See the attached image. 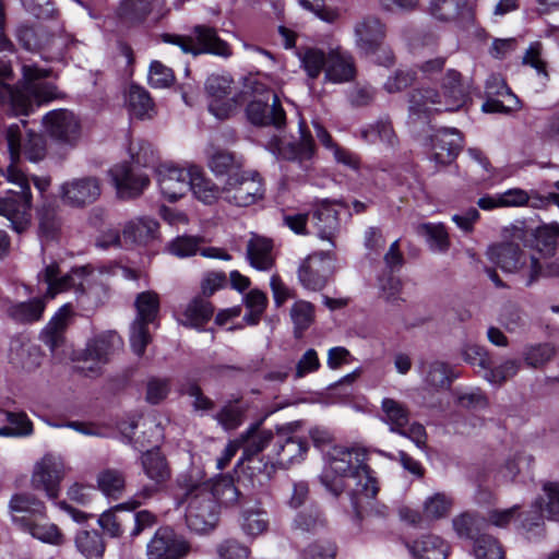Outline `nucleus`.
<instances>
[{
	"label": "nucleus",
	"mask_w": 559,
	"mask_h": 559,
	"mask_svg": "<svg viewBox=\"0 0 559 559\" xmlns=\"http://www.w3.org/2000/svg\"><path fill=\"white\" fill-rule=\"evenodd\" d=\"M367 450L361 447H332L326 454V467L321 475L322 485L334 496L344 490L366 498H374L378 483L366 464Z\"/></svg>",
	"instance_id": "f257e3e1"
},
{
	"label": "nucleus",
	"mask_w": 559,
	"mask_h": 559,
	"mask_svg": "<svg viewBox=\"0 0 559 559\" xmlns=\"http://www.w3.org/2000/svg\"><path fill=\"white\" fill-rule=\"evenodd\" d=\"M469 96V85L463 82L461 73L449 69L441 83V88L423 85L408 95L409 116L427 121L435 115L457 111L465 106Z\"/></svg>",
	"instance_id": "f03ea898"
},
{
	"label": "nucleus",
	"mask_w": 559,
	"mask_h": 559,
	"mask_svg": "<svg viewBox=\"0 0 559 559\" xmlns=\"http://www.w3.org/2000/svg\"><path fill=\"white\" fill-rule=\"evenodd\" d=\"M22 72L21 87H13L0 81V103L9 105L15 115H28L34 104L39 106L58 97L57 87L43 81L50 75L49 70L34 64H24ZM11 75V66L0 60V80L9 79Z\"/></svg>",
	"instance_id": "7ed1b4c3"
},
{
	"label": "nucleus",
	"mask_w": 559,
	"mask_h": 559,
	"mask_svg": "<svg viewBox=\"0 0 559 559\" xmlns=\"http://www.w3.org/2000/svg\"><path fill=\"white\" fill-rule=\"evenodd\" d=\"M38 280L47 284L46 295L49 298L73 289L78 302L84 308L97 307L107 296L108 286L104 274L86 266L60 275L58 263L51 262L38 274Z\"/></svg>",
	"instance_id": "20e7f679"
},
{
	"label": "nucleus",
	"mask_w": 559,
	"mask_h": 559,
	"mask_svg": "<svg viewBox=\"0 0 559 559\" xmlns=\"http://www.w3.org/2000/svg\"><path fill=\"white\" fill-rule=\"evenodd\" d=\"M179 503H186V522L191 531L206 533L218 521V504L210 483H187Z\"/></svg>",
	"instance_id": "39448f33"
},
{
	"label": "nucleus",
	"mask_w": 559,
	"mask_h": 559,
	"mask_svg": "<svg viewBox=\"0 0 559 559\" xmlns=\"http://www.w3.org/2000/svg\"><path fill=\"white\" fill-rule=\"evenodd\" d=\"M162 38L165 43L179 46L186 53H212L225 58L231 56L229 45L218 37L215 28L207 25L194 26L193 36L164 34Z\"/></svg>",
	"instance_id": "423d86ee"
},
{
	"label": "nucleus",
	"mask_w": 559,
	"mask_h": 559,
	"mask_svg": "<svg viewBox=\"0 0 559 559\" xmlns=\"http://www.w3.org/2000/svg\"><path fill=\"white\" fill-rule=\"evenodd\" d=\"M123 345L122 338L112 331L104 332L91 338L76 359L82 361L81 371L86 377H98L110 356Z\"/></svg>",
	"instance_id": "0eeeda50"
},
{
	"label": "nucleus",
	"mask_w": 559,
	"mask_h": 559,
	"mask_svg": "<svg viewBox=\"0 0 559 559\" xmlns=\"http://www.w3.org/2000/svg\"><path fill=\"white\" fill-rule=\"evenodd\" d=\"M263 182L258 173L236 171L228 175L223 200L236 206H249L263 198Z\"/></svg>",
	"instance_id": "6e6552de"
},
{
	"label": "nucleus",
	"mask_w": 559,
	"mask_h": 559,
	"mask_svg": "<svg viewBox=\"0 0 559 559\" xmlns=\"http://www.w3.org/2000/svg\"><path fill=\"white\" fill-rule=\"evenodd\" d=\"M253 91L259 97L248 104L246 110L248 119L257 126L273 124L281 128L285 123L286 115L277 95L260 83H257Z\"/></svg>",
	"instance_id": "1a4fd4ad"
},
{
	"label": "nucleus",
	"mask_w": 559,
	"mask_h": 559,
	"mask_svg": "<svg viewBox=\"0 0 559 559\" xmlns=\"http://www.w3.org/2000/svg\"><path fill=\"white\" fill-rule=\"evenodd\" d=\"M63 459L53 453L45 454L34 465L32 485L35 489H41L50 499L59 495L60 483L68 473Z\"/></svg>",
	"instance_id": "9d476101"
},
{
	"label": "nucleus",
	"mask_w": 559,
	"mask_h": 559,
	"mask_svg": "<svg viewBox=\"0 0 559 559\" xmlns=\"http://www.w3.org/2000/svg\"><path fill=\"white\" fill-rule=\"evenodd\" d=\"M59 198L70 207H84L94 203L102 194V182L94 176L72 178L59 186Z\"/></svg>",
	"instance_id": "9b49d317"
},
{
	"label": "nucleus",
	"mask_w": 559,
	"mask_h": 559,
	"mask_svg": "<svg viewBox=\"0 0 559 559\" xmlns=\"http://www.w3.org/2000/svg\"><path fill=\"white\" fill-rule=\"evenodd\" d=\"M140 461L143 473L151 480V484L139 490L136 497L146 500L164 488L171 478V469L166 457L158 449L142 453Z\"/></svg>",
	"instance_id": "f8f14e48"
},
{
	"label": "nucleus",
	"mask_w": 559,
	"mask_h": 559,
	"mask_svg": "<svg viewBox=\"0 0 559 559\" xmlns=\"http://www.w3.org/2000/svg\"><path fill=\"white\" fill-rule=\"evenodd\" d=\"M4 136L8 145V151L5 154L9 156L10 164L3 173V176L9 183H12L19 188V190H10L9 193L32 198L28 178L16 166L22 152L21 127L19 124L9 126L5 130Z\"/></svg>",
	"instance_id": "ddd939ff"
},
{
	"label": "nucleus",
	"mask_w": 559,
	"mask_h": 559,
	"mask_svg": "<svg viewBox=\"0 0 559 559\" xmlns=\"http://www.w3.org/2000/svg\"><path fill=\"white\" fill-rule=\"evenodd\" d=\"M241 438L246 441L242 460L250 462L248 468L251 471V475L253 476L258 472L265 480H269L275 473V464L262 460L255 461L252 457L263 451L271 442L275 443V432L251 428Z\"/></svg>",
	"instance_id": "4468645a"
},
{
	"label": "nucleus",
	"mask_w": 559,
	"mask_h": 559,
	"mask_svg": "<svg viewBox=\"0 0 559 559\" xmlns=\"http://www.w3.org/2000/svg\"><path fill=\"white\" fill-rule=\"evenodd\" d=\"M46 132L56 141L74 145L81 138L79 118L68 109L51 110L43 118Z\"/></svg>",
	"instance_id": "2eb2a0df"
},
{
	"label": "nucleus",
	"mask_w": 559,
	"mask_h": 559,
	"mask_svg": "<svg viewBox=\"0 0 559 559\" xmlns=\"http://www.w3.org/2000/svg\"><path fill=\"white\" fill-rule=\"evenodd\" d=\"M307 450L306 441L294 435L292 424L276 429L275 443L273 444L275 465L287 468L295 463H299L304 460Z\"/></svg>",
	"instance_id": "dca6fc26"
},
{
	"label": "nucleus",
	"mask_w": 559,
	"mask_h": 559,
	"mask_svg": "<svg viewBox=\"0 0 559 559\" xmlns=\"http://www.w3.org/2000/svg\"><path fill=\"white\" fill-rule=\"evenodd\" d=\"M188 551V543L169 527L158 528L146 548L148 559H181Z\"/></svg>",
	"instance_id": "f3484780"
},
{
	"label": "nucleus",
	"mask_w": 559,
	"mask_h": 559,
	"mask_svg": "<svg viewBox=\"0 0 559 559\" xmlns=\"http://www.w3.org/2000/svg\"><path fill=\"white\" fill-rule=\"evenodd\" d=\"M109 174L117 195L122 200L138 198L150 185L147 175L136 171L127 164L114 166Z\"/></svg>",
	"instance_id": "a211bd4d"
},
{
	"label": "nucleus",
	"mask_w": 559,
	"mask_h": 559,
	"mask_svg": "<svg viewBox=\"0 0 559 559\" xmlns=\"http://www.w3.org/2000/svg\"><path fill=\"white\" fill-rule=\"evenodd\" d=\"M233 80L229 76L212 74L207 78L205 90L212 98L209 110L218 119H226L236 108V102L230 98Z\"/></svg>",
	"instance_id": "6ab92c4d"
},
{
	"label": "nucleus",
	"mask_w": 559,
	"mask_h": 559,
	"mask_svg": "<svg viewBox=\"0 0 559 559\" xmlns=\"http://www.w3.org/2000/svg\"><path fill=\"white\" fill-rule=\"evenodd\" d=\"M331 273L332 264L328 254L314 253L299 266L298 278L306 289L318 292L324 288Z\"/></svg>",
	"instance_id": "aec40b11"
},
{
	"label": "nucleus",
	"mask_w": 559,
	"mask_h": 559,
	"mask_svg": "<svg viewBox=\"0 0 559 559\" xmlns=\"http://www.w3.org/2000/svg\"><path fill=\"white\" fill-rule=\"evenodd\" d=\"M463 147V136L455 128H442L432 136L431 159L439 166L455 160Z\"/></svg>",
	"instance_id": "412c9836"
},
{
	"label": "nucleus",
	"mask_w": 559,
	"mask_h": 559,
	"mask_svg": "<svg viewBox=\"0 0 559 559\" xmlns=\"http://www.w3.org/2000/svg\"><path fill=\"white\" fill-rule=\"evenodd\" d=\"M355 44L364 53L376 52L385 37V25L376 15L361 17L354 26Z\"/></svg>",
	"instance_id": "4be33fe9"
},
{
	"label": "nucleus",
	"mask_w": 559,
	"mask_h": 559,
	"mask_svg": "<svg viewBox=\"0 0 559 559\" xmlns=\"http://www.w3.org/2000/svg\"><path fill=\"white\" fill-rule=\"evenodd\" d=\"M190 166L180 168L173 165H160L157 168V182L160 192L170 201H175L189 191Z\"/></svg>",
	"instance_id": "5701e85b"
},
{
	"label": "nucleus",
	"mask_w": 559,
	"mask_h": 559,
	"mask_svg": "<svg viewBox=\"0 0 559 559\" xmlns=\"http://www.w3.org/2000/svg\"><path fill=\"white\" fill-rule=\"evenodd\" d=\"M32 198L12 194L0 198V215L8 218L11 227L21 234L31 223Z\"/></svg>",
	"instance_id": "b1692460"
},
{
	"label": "nucleus",
	"mask_w": 559,
	"mask_h": 559,
	"mask_svg": "<svg viewBox=\"0 0 559 559\" xmlns=\"http://www.w3.org/2000/svg\"><path fill=\"white\" fill-rule=\"evenodd\" d=\"M488 99L483 104L485 112L508 114L519 105L518 97L499 76L492 75L486 83Z\"/></svg>",
	"instance_id": "393cba45"
},
{
	"label": "nucleus",
	"mask_w": 559,
	"mask_h": 559,
	"mask_svg": "<svg viewBox=\"0 0 559 559\" xmlns=\"http://www.w3.org/2000/svg\"><path fill=\"white\" fill-rule=\"evenodd\" d=\"M356 70L353 57L341 47L328 51L324 80L334 84L349 82L355 78Z\"/></svg>",
	"instance_id": "a878e982"
},
{
	"label": "nucleus",
	"mask_w": 559,
	"mask_h": 559,
	"mask_svg": "<svg viewBox=\"0 0 559 559\" xmlns=\"http://www.w3.org/2000/svg\"><path fill=\"white\" fill-rule=\"evenodd\" d=\"M119 14L130 23L143 22L150 15L158 21L165 15V0H122Z\"/></svg>",
	"instance_id": "bb28decb"
},
{
	"label": "nucleus",
	"mask_w": 559,
	"mask_h": 559,
	"mask_svg": "<svg viewBox=\"0 0 559 559\" xmlns=\"http://www.w3.org/2000/svg\"><path fill=\"white\" fill-rule=\"evenodd\" d=\"M486 255L490 262L503 272H518L526 262L524 251L516 243H493L488 247Z\"/></svg>",
	"instance_id": "cd10ccee"
},
{
	"label": "nucleus",
	"mask_w": 559,
	"mask_h": 559,
	"mask_svg": "<svg viewBox=\"0 0 559 559\" xmlns=\"http://www.w3.org/2000/svg\"><path fill=\"white\" fill-rule=\"evenodd\" d=\"M312 224L319 238L333 245L338 229V212L335 204L326 199L317 201L312 211Z\"/></svg>",
	"instance_id": "c85d7f7f"
},
{
	"label": "nucleus",
	"mask_w": 559,
	"mask_h": 559,
	"mask_svg": "<svg viewBox=\"0 0 559 559\" xmlns=\"http://www.w3.org/2000/svg\"><path fill=\"white\" fill-rule=\"evenodd\" d=\"M247 260L258 271H270L275 264L273 241L266 237L252 234L247 242Z\"/></svg>",
	"instance_id": "c756f323"
},
{
	"label": "nucleus",
	"mask_w": 559,
	"mask_h": 559,
	"mask_svg": "<svg viewBox=\"0 0 559 559\" xmlns=\"http://www.w3.org/2000/svg\"><path fill=\"white\" fill-rule=\"evenodd\" d=\"M159 224L148 216H141L127 222L122 229L126 241L136 245H147L158 237Z\"/></svg>",
	"instance_id": "7c9ffc66"
},
{
	"label": "nucleus",
	"mask_w": 559,
	"mask_h": 559,
	"mask_svg": "<svg viewBox=\"0 0 559 559\" xmlns=\"http://www.w3.org/2000/svg\"><path fill=\"white\" fill-rule=\"evenodd\" d=\"M189 190L192 191L194 198L204 204H214L223 199V188L205 176L204 171L195 166H190Z\"/></svg>",
	"instance_id": "2f4dec72"
},
{
	"label": "nucleus",
	"mask_w": 559,
	"mask_h": 559,
	"mask_svg": "<svg viewBox=\"0 0 559 559\" xmlns=\"http://www.w3.org/2000/svg\"><path fill=\"white\" fill-rule=\"evenodd\" d=\"M314 154V143L307 129L300 124L299 138L292 142H283L278 146L280 157L287 160H297L304 163L309 160Z\"/></svg>",
	"instance_id": "473e14b6"
},
{
	"label": "nucleus",
	"mask_w": 559,
	"mask_h": 559,
	"mask_svg": "<svg viewBox=\"0 0 559 559\" xmlns=\"http://www.w3.org/2000/svg\"><path fill=\"white\" fill-rule=\"evenodd\" d=\"M72 314L71 306H62L41 332L43 342L53 353L64 343V332Z\"/></svg>",
	"instance_id": "72a5a7b5"
},
{
	"label": "nucleus",
	"mask_w": 559,
	"mask_h": 559,
	"mask_svg": "<svg viewBox=\"0 0 559 559\" xmlns=\"http://www.w3.org/2000/svg\"><path fill=\"white\" fill-rule=\"evenodd\" d=\"M9 359L15 367L31 371L36 369L41 361V352L38 346L29 342L12 341Z\"/></svg>",
	"instance_id": "f704fd0d"
},
{
	"label": "nucleus",
	"mask_w": 559,
	"mask_h": 559,
	"mask_svg": "<svg viewBox=\"0 0 559 559\" xmlns=\"http://www.w3.org/2000/svg\"><path fill=\"white\" fill-rule=\"evenodd\" d=\"M126 105L130 115L138 119H152L156 114L148 92L138 85L129 87L126 94Z\"/></svg>",
	"instance_id": "c9c22d12"
},
{
	"label": "nucleus",
	"mask_w": 559,
	"mask_h": 559,
	"mask_svg": "<svg viewBox=\"0 0 559 559\" xmlns=\"http://www.w3.org/2000/svg\"><path fill=\"white\" fill-rule=\"evenodd\" d=\"M9 509L13 521L23 523L31 516L43 515L45 506L31 493H16L12 496Z\"/></svg>",
	"instance_id": "e433bc0d"
},
{
	"label": "nucleus",
	"mask_w": 559,
	"mask_h": 559,
	"mask_svg": "<svg viewBox=\"0 0 559 559\" xmlns=\"http://www.w3.org/2000/svg\"><path fill=\"white\" fill-rule=\"evenodd\" d=\"M96 485L106 497L118 499L126 490V475L121 469L107 467L98 472Z\"/></svg>",
	"instance_id": "4c0bfd02"
},
{
	"label": "nucleus",
	"mask_w": 559,
	"mask_h": 559,
	"mask_svg": "<svg viewBox=\"0 0 559 559\" xmlns=\"http://www.w3.org/2000/svg\"><path fill=\"white\" fill-rule=\"evenodd\" d=\"M213 312L211 302L197 297L187 305L179 322L185 326L199 329L212 318Z\"/></svg>",
	"instance_id": "58836bf2"
},
{
	"label": "nucleus",
	"mask_w": 559,
	"mask_h": 559,
	"mask_svg": "<svg viewBox=\"0 0 559 559\" xmlns=\"http://www.w3.org/2000/svg\"><path fill=\"white\" fill-rule=\"evenodd\" d=\"M459 378V372L443 361H432L427 365L425 370V383L435 389H447L451 383Z\"/></svg>",
	"instance_id": "ea45409f"
},
{
	"label": "nucleus",
	"mask_w": 559,
	"mask_h": 559,
	"mask_svg": "<svg viewBox=\"0 0 559 559\" xmlns=\"http://www.w3.org/2000/svg\"><path fill=\"white\" fill-rule=\"evenodd\" d=\"M409 549L419 559H447L449 555L447 543L435 535H427L414 542Z\"/></svg>",
	"instance_id": "a19ab883"
},
{
	"label": "nucleus",
	"mask_w": 559,
	"mask_h": 559,
	"mask_svg": "<svg viewBox=\"0 0 559 559\" xmlns=\"http://www.w3.org/2000/svg\"><path fill=\"white\" fill-rule=\"evenodd\" d=\"M359 136L369 144L380 142L389 147H393L397 143L392 123L388 119H380L368 127L361 128Z\"/></svg>",
	"instance_id": "79ce46f5"
},
{
	"label": "nucleus",
	"mask_w": 559,
	"mask_h": 559,
	"mask_svg": "<svg viewBox=\"0 0 559 559\" xmlns=\"http://www.w3.org/2000/svg\"><path fill=\"white\" fill-rule=\"evenodd\" d=\"M136 314L134 321L152 324L159 312V296L153 290L140 293L134 300Z\"/></svg>",
	"instance_id": "37998d69"
},
{
	"label": "nucleus",
	"mask_w": 559,
	"mask_h": 559,
	"mask_svg": "<svg viewBox=\"0 0 559 559\" xmlns=\"http://www.w3.org/2000/svg\"><path fill=\"white\" fill-rule=\"evenodd\" d=\"M555 355L556 348L550 343L528 344L523 348L522 359L527 367L540 369L551 361Z\"/></svg>",
	"instance_id": "c03bdc74"
},
{
	"label": "nucleus",
	"mask_w": 559,
	"mask_h": 559,
	"mask_svg": "<svg viewBox=\"0 0 559 559\" xmlns=\"http://www.w3.org/2000/svg\"><path fill=\"white\" fill-rule=\"evenodd\" d=\"M522 362L516 358H506L496 366H490L483 377L493 385L501 386L514 378L521 370Z\"/></svg>",
	"instance_id": "a18cd8bd"
},
{
	"label": "nucleus",
	"mask_w": 559,
	"mask_h": 559,
	"mask_svg": "<svg viewBox=\"0 0 559 559\" xmlns=\"http://www.w3.org/2000/svg\"><path fill=\"white\" fill-rule=\"evenodd\" d=\"M417 234L426 239L433 252L443 253L450 247L449 235L442 224H420L417 226Z\"/></svg>",
	"instance_id": "49530a36"
},
{
	"label": "nucleus",
	"mask_w": 559,
	"mask_h": 559,
	"mask_svg": "<svg viewBox=\"0 0 559 559\" xmlns=\"http://www.w3.org/2000/svg\"><path fill=\"white\" fill-rule=\"evenodd\" d=\"M381 408L384 420L391 426V430L405 433V427L408 424V411L404 404L393 399H384Z\"/></svg>",
	"instance_id": "de8ad7c7"
},
{
	"label": "nucleus",
	"mask_w": 559,
	"mask_h": 559,
	"mask_svg": "<svg viewBox=\"0 0 559 559\" xmlns=\"http://www.w3.org/2000/svg\"><path fill=\"white\" fill-rule=\"evenodd\" d=\"M289 314L294 324V335L299 338L314 321V307L309 301L297 300L292 306Z\"/></svg>",
	"instance_id": "09e8293b"
},
{
	"label": "nucleus",
	"mask_w": 559,
	"mask_h": 559,
	"mask_svg": "<svg viewBox=\"0 0 559 559\" xmlns=\"http://www.w3.org/2000/svg\"><path fill=\"white\" fill-rule=\"evenodd\" d=\"M78 550L87 559L102 557L105 546L102 536L96 531H81L76 534Z\"/></svg>",
	"instance_id": "8fccbe9b"
},
{
	"label": "nucleus",
	"mask_w": 559,
	"mask_h": 559,
	"mask_svg": "<svg viewBox=\"0 0 559 559\" xmlns=\"http://www.w3.org/2000/svg\"><path fill=\"white\" fill-rule=\"evenodd\" d=\"M45 310L43 299L19 302L9 308V316L20 322H33L41 318Z\"/></svg>",
	"instance_id": "3c124183"
},
{
	"label": "nucleus",
	"mask_w": 559,
	"mask_h": 559,
	"mask_svg": "<svg viewBox=\"0 0 559 559\" xmlns=\"http://www.w3.org/2000/svg\"><path fill=\"white\" fill-rule=\"evenodd\" d=\"M269 527V516L266 511L252 508L248 509L242 514V531L249 536H258L266 532Z\"/></svg>",
	"instance_id": "603ef678"
},
{
	"label": "nucleus",
	"mask_w": 559,
	"mask_h": 559,
	"mask_svg": "<svg viewBox=\"0 0 559 559\" xmlns=\"http://www.w3.org/2000/svg\"><path fill=\"white\" fill-rule=\"evenodd\" d=\"M328 51L318 48H308L300 56L304 70L311 80H316L322 70L325 71Z\"/></svg>",
	"instance_id": "864d4df0"
},
{
	"label": "nucleus",
	"mask_w": 559,
	"mask_h": 559,
	"mask_svg": "<svg viewBox=\"0 0 559 559\" xmlns=\"http://www.w3.org/2000/svg\"><path fill=\"white\" fill-rule=\"evenodd\" d=\"M211 490L214 493L216 502L225 506H233L239 499V490L234 485V480L229 476H223L215 481H209Z\"/></svg>",
	"instance_id": "5fc2aeb1"
},
{
	"label": "nucleus",
	"mask_w": 559,
	"mask_h": 559,
	"mask_svg": "<svg viewBox=\"0 0 559 559\" xmlns=\"http://www.w3.org/2000/svg\"><path fill=\"white\" fill-rule=\"evenodd\" d=\"M498 321L509 333L522 331L526 325L523 312L519 306L512 302L502 306Z\"/></svg>",
	"instance_id": "6e6d98bb"
},
{
	"label": "nucleus",
	"mask_w": 559,
	"mask_h": 559,
	"mask_svg": "<svg viewBox=\"0 0 559 559\" xmlns=\"http://www.w3.org/2000/svg\"><path fill=\"white\" fill-rule=\"evenodd\" d=\"M467 0H431L430 12L441 21L456 19L465 9Z\"/></svg>",
	"instance_id": "4d7b16f0"
},
{
	"label": "nucleus",
	"mask_w": 559,
	"mask_h": 559,
	"mask_svg": "<svg viewBox=\"0 0 559 559\" xmlns=\"http://www.w3.org/2000/svg\"><path fill=\"white\" fill-rule=\"evenodd\" d=\"M452 507V500L445 493L437 492L428 497L424 502V516L429 520H438L448 515Z\"/></svg>",
	"instance_id": "13d9d810"
},
{
	"label": "nucleus",
	"mask_w": 559,
	"mask_h": 559,
	"mask_svg": "<svg viewBox=\"0 0 559 559\" xmlns=\"http://www.w3.org/2000/svg\"><path fill=\"white\" fill-rule=\"evenodd\" d=\"M533 459L531 455L519 452L510 455L499 469V477L506 483H512L520 474L524 465L528 466Z\"/></svg>",
	"instance_id": "bf43d9fd"
},
{
	"label": "nucleus",
	"mask_w": 559,
	"mask_h": 559,
	"mask_svg": "<svg viewBox=\"0 0 559 559\" xmlns=\"http://www.w3.org/2000/svg\"><path fill=\"white\" fill-rule=\"evenodd\" d=\"M9 427L0 428V436H29L33 432V426L24 413H7Z\"/></svg>",
	"instance_id": "052dcab7"
},
{
	"label": "nucleus",
	"mask_w": 559,
	"mask_h": 559,
	"mask_svg": "<svg viewBox=\"0 0 559 559\" xmlns=\"http://www.w3.org/2000/svg\"><path fill=\"white\" fill-rule=\"evenodd\" d=\"M544 491L547 498L545 507L540 501H536L535 507L540 515L546 513L549 519L559 520V483L545 484Z\"/></svg>",
	"instance_id": "680f3d73"
},
{
	"label": "nucleus",
	"mask_w": 559,
	"mask_h": 559,
	"mask_svg": "<svg viewBox=\"0 0 559 559\" xmlns=\"http://www.w3.org/2000/svg\"><path fill=\"white\" fill-rule=\"evenodd\" d=\"M416 79L417 72L415 70L397 69L386 79L383 88L390 94L400 93L411 86Z\"/></svg>",
	"instance_id": "e2e57ef3"
},
{
	"label": "nucleus",
	"mask_w": 559,
	"mask_h": 559,
	"mask_svg": "<svg viewBox=\"0 0 559 559\" xmlns=\"http://www.w3.org/2000/svg\"><path fill=\"white\" fill-rule=\"evenodd\" d=\"M527 285H531L539 277L559 278V259L540 263L537 258L531 257Z\"/></svg>",
	"instance_id": "0e129e2a"
},
{
	"label": "nucleus",
	"mask_w": 559,
	"mask_h": 559,
	"mask_svg": "<svg viewBox=\"0 0 559 559\" xmlns=\"http://www.w3.org/2000/svg\"><path fill=\"white\" fill-rule=\"evenodd\" d=\"M462 357L464 361L473 366L480 367L485 372L492 365V359L489 350L481 345H466L462 350Z\"/></svg>",
	"instance_id": "69168bd1"
},
{
	"label": "nucleus",
	"mask_w": 559,
	"mask_h": 559,
	"mask_svg": "<svg viewBox=\"0 0 559 559\" xmlns=\"http://www.w3.org/2000/svg\"><path fill=\"white\" fill-rule=\"evenodd\" d=\"M476 559H504L501 546L491 536H480L474 547Z\"/></svg>",
	"instance_id": "338daca9"
},
{
	"label": "nucleus",
	"mask_w": 559,
	"mask_h": 559,
	"mask_svg": "<svg viewBox=\"0 0 559 559\" xmlns=\"http://www.w3.org/2000/svg\"><path fill=\"white\" fill-rule=\"evenodd\" d=\"M150 342L148 324L133 320L130 325V345L133 353L142 356Z\"/></svg>",
	"instance_id": "774afa93"
}]
</instances>
